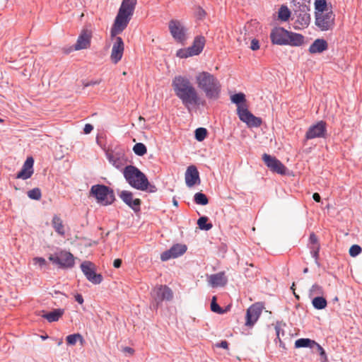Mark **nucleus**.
Masks as SVG:
<instances>
[{
	"instance_id": "f257e3e1",
	"label": "nucleus",
	"mask_w": 362,
	"mask_h": 362,
	"mask_svg": "<svg viewBox=\"0 0 362 362\" xmlns=\"http://www.w3.org/2000/svg\"><path fill=\"white\" fill-rule=\"evenodd\" d=\"M172 87L175 95L187 110H190L191 106L204 105L205 101L202 100L197 90L186 76H176L172 81Z\"/></svg>"
},
{
	"instance_id": "f03ea898",
	"label": "nucleus",
	"mask_w": 362,
	"mask_h": 362,
	"mask_svg": "<svg viewBox=\"0 0 362 362\" xmlns=\"http://www.w3.org/2000/svg\"><path fill=\"white\" fill-rule=\"evenodd\" d=\"M195 83L209 100H216L219 98L221 84L214 74L206 71H199L195 76Z\"/></svg>"
},
{
	"instance_id": "7ed1b4c3",
	"label": "nucleus",
	"mask_w": 362,
	"mask_h": 362,
	"mask_svg": "<svg viewBox=\"0 0 362 362\" xmlns=\"http://www.w3.org/2000/svg\"><path fill=\"white\" fill-rule=\"evenodd\" d=\"M315 25L322 31L332 30L335 15L332 6L327 1H315Z\"/></svg>"
},
{
	"instance_id": "20e7f679",
	"label": "nucleus",
	"mask_w": 362,
	"mask_h": 362,
	"mask_svg": "<svg viewBox=\"0 0 362 362\" xmlns=\"http://www.w3.org/2000/svg\"><path fill=\"white\" fill-rule=\"evenodd\" d=\"M136 1H122L115 22L111 28L112 38L122 33L127 27L136 6Z\"/></svg>"
},
{
	"instance_id": "39448f33",
	"label": "nucleus",
	"mask_w": 362,
	"mask_h": 362,
	"mask_svg": "<svg viewBox=\"0 0 362 362\" xmlns=\"http://www.w3.org/2000/svg\"><path fill=\"white\" fill-rule=\"evenodd\" d=\"M231 102L236 104L237 113L241 121L250 127H258L262 124V119L253 115L245 105V95L243 93H235L230 97Z\"/></svg>"
},
{
	"instance_id": "423d86ee",
	"label": "nucleus",
	"mask_w": 362,
	"mask_h": 362,
	"mask_svg": "<svg viewBox=\"0 0 362 362\" xmlns=\"http://www.w3.org/2000/svg\"><path fill=\"white\" fill-rule=\"evenodd\" d=\"M123 175L129 185L139 190L145 191L149 186V182L140 170L134 165H127L124 168Z\"/></svg>"
},
{
	"instance_id": "0eeeda50",
	"label": "nucleus",
	"mask_w": 362,
	"mask_h": 362,
	"mask_svg": "<svg viewBox=\"0 0 362 362\" xmlns=\"http://www.w3.org/2000/svg\"><path fill=\"white\" fill-rule=\"evenodd\" d=\"M90 193L98 203L104 206L111 204L115 200L113 190L103 185H93Z\"/></svg>"
},
{
	"instance_id": "6e6552de",
	"label": "nucleus",
	"mask_w": 362,
	"mask_h": 362,
	"mask_svg": "<svg viewBox=\"0 0 362 362\" xmlns=\"http://www.w3.org/2000/svg\"><path fill=\"white\" fill-rule=\"evenodd\" d=\"M49 259L62 269H71L75 264V257L71 252L66 250H61L51 255Z\"/></svg>"
},
{
	"instance_id": "1a4fd4ad",
	"label": "nucleus",
	"mask_w": 362,
	"mask_h": 362,
	"mask_svg": "<svg viewBox=\"0 0 362 362\" xmlns=\"http://www.w3.org/2000/svg\"><path fill=\"white\" fill-rule=\"evenodd\" d=\"M151 296L158 306L163 301H170L173 298V292L170 288L166 285L156 286L152 292Z\"/></svg>"
},
{
	"instance_id": "9d476101",
	"label": "nucleus",
	"mask_w": 362,
	"mask_h": 362,
	"mask_svg": "<svg viewBox=\"0 0 362 362\" xmlns=\"http://www.w3.org/2000/svg\"><path fill=\"white\" fill-rule=\"evenodd\" d=\"M168 28L171 35L177 42L182 43L187 40V29L180 21H170Z\"/></svg>"
},
{
	"instance_id": "9b49d317",
	"label": "nucleus",
	"mask_w": 362,
	"mask_h": 362,
	"mask_svg": "<svg viewBox=\"0 0 362 362\" xmlns=\"http://www.w3.org/2000/svg\"><path fill=\"white\" fill-rule=\"evenodd\" d=\"M81 269L87 279L94 284H99L103 277L100 274L95 273V266L90 261H85L81 263Z\"/></svg>"
},
{
	"instance_id": "f8f14e48",
	"label": "nucleus",
	"mask_w": 362,
	"mask_h": 362,
	"mask_svg": "<svg viewBox=\"0 0 362 362\" xmlns=\"http://www.w3.org/2000/svg\"><path fill=\"white\" fill-rule=\"evenodd\" d=\"M327 132V124L324 121H320L315 124L311 125L305 133V139H313L315 138H323Z\"/></svg>"
},
{
	"instance_id": "ddd939ff",
	"label": "nucleus",
	"mask_w": 362,
	"mask_h": 362,
	"mask_svg": "<svg viewBox=\"0 0 362 362\" xmlns=\"http://www.w3.org/2000/svg\"><path fill=\"white\" fill-rule=\"evenodd\" d=\"M262 160L265 165L273 172L280 175L286 174V168L277 158L267 153L263 154Z\"/></svg>"
},
{
	"instance_id": "4468645a",
	"label": "nucleus",
	"mask_w": 362,
	"mask_h": 362,
	"mask_svg": "<svg viewBox=\"0 0 362 362\" xmlns=\"http://www.w3.org/2000/svg\"><path fill=\"white\" fill-rule=\"evenodd\" d=\"M92 38V31L87 28H84L78 37L76 44L74 45L75 50H81L88 49L90 46Z\"/></svg>"
},
{
	"instance_id": "2eb2a0df",
	"label": "nucleus",
	"mask_w": 362,
	"mask_h": 362,
	"mask_svg": "<svg viewBox=\"0 0 362 362\" xmlns=\"http://www.w3.org/2000/svg\"><path fill=\"white\" fill-rule=\"evenodd\" d=\"M114 38L115 42L112 47L110 59L112 63L117 64L122 58L124 44L122 37L115 36Z\"/></svg>"
},
{
	"instance_id": "dca6fc26",
	"label": "nucleus",
	"mask_w": 362,
	"mask_h": 362,
	"mask_svg": "<svg viewBox=\"0 0 362 362\" xmlns=\"http://www.w3.org/2000/svg\"><path fill=\"white\" fill-rule=\"evenodd\" d=\"M262 309L263 306L260 303H255L252 305L247 310L245 325L250 327L252 326L259 319Z\"/></svg>"
},
{
	"instance_id": "f3484780",
	"label": "nucleus",
	"mask_w": 362,
	"mask_h": 362,
	"mask_svg": "<svg viewBox=\"0 0 362 362\" xmlns=\"http://www.w3.org/2000/svg\"><path fill=\"white\" fill-rule=\"evenodd\" d=\"M288 30L281 27L274 28L270 33V39L274 45H286Z\"/></svg>"
},
{
	"instance_id": "a211bd4d",
	"label": "nucleus",
	"mask_w": 362,
	"mask_h": 362,
	"mask_svg": "<svg viewBox=\"0 0 362 362\" xmlns=\"http://www.w3.org/2000/svg\"><path fill=\"white\" fill-rule=\"evenodd\" d=\"M187 250V247L185 245L176 244L174 245L170 250L165 251L160 255L162 261H167L172 258H176L183 255Z\"/></svg>"
},
{
	"instance_id": "6ab92c4d",
	"label": "nucleus",
	"mask_w": 362,
	"mask_h": 362,
	"mask_svg": "<svg viewBox=\"0 0 362 362\" xmlns=\"http://www.w3.org/2000/svg\"><path fill=\"white\" fill-rule=\"evenodd\" d=\"M34 159L33 157H28L24 162L21 170L16 175L17 179L27 180L30 178L33 173Z\"/></svg>"
},
{
	"instance_id": "aec40b11",
	"label": "nucleus",
	"mask_w": 362,
	"mask_h": 362,
	"mask_svg": "<svg viewBox=\"0 0 362 362\" xmlns=\"http://www.w3.org/2000/svg\"><path fill=\"white\" fill-rule=\"evenodd\" d=\"M185 182L189 187H193L196 184H199V174L194 165H190L187 168L185 173Z\"/></svg>"
},
{
	"instance_id": "412c9836",
	"label": "nucleus",
	"mask_w": 362,
	"mask_h": 362,
	"mask_svg": "<svg viewBox=\"0 0 362 362\" xmlns=\"http://www.w3.org/2000/svg\"><path fill=\"white\" fill-rule=\"evenodd\" d=\"M122 200L134 211H138L141 204L139 199H133V194L127 190L122 191L119 194Z\"/></svg>"
},
{
	"instance_id": "4be33fe9",
	"label": "nucleus",
	"mask_w": 362,
	"mask_h": 362,
	"mask_svg": "<svg viewBox=\"0 0 362 362\" xmlns=\"http://www.w3.org/2000/svg\"><path fill=\"white\" fill-rule=\"evenodd\" d=\"M228 279L223 272L211 274L208 277V282L212 287L224 286Z\"/></svg>"
},
{
	"instance_id": "5701e85b",
	"label": "nucleus",
	"mask_w": 362,
	"mask_h": 362,
	"mask_svg": "<svg viewBox=\"0 0 362 362\" xmlns=\"http://www.w3.org/2000/svg\"><path fill=\"white\" fill-rule=\"evenodd\" d=\"M328 49V43L324 39L315 40L310 46L308 51L310 54L322 53Z\"/></svg>"
},
{
	"instance_id": "b1692460",
	"label": "nucleus",
	"mask_w": 362,
	"mask_h": 362,
	"mask_svg": "<svg viewBox=\"0 0 362 362\" xmlns=\"http://www.w3.org/2000/svg\"><path fill=\"white\" fill-rule=\"evenodd\" d=\"M304 43V37L299 34L288 31V36H286V45H291L293 47H298Z\"/></svg>"
},
{
	"instance_id": "393cba45",
	"label": "nucleus",
	"mask_w": 362,
	"mask_h": 362,
	"mask_svg": "<svg viewBox=\"0 0 362 362\" xmlns=\"http://www.w3.org/2000/svg\"><path fill=\"white\" fill-rule=\"evenodd\" d=\"M205 45V38L203 36H197L195 37L193 44L189 47L193 55H198L202 52Z\"/></svg>"
},
{
	"instance_id": "a878e982",
	"label": "nucleus",
	"mask_w": 362,
	"mask_h": 362,
	"mask_svg": "<svg viewBox=\"0 0 362 362\" xmlns=\"http://www.w3.org/2000/svg\"><path fill=\"white\" fill-rule=\"evenodd\" d=\"M64 313V310L63 309H55L50 313L42 315V317L45 318L48 322H52L58 321L63 315Z\"/></svg>"
},
{
	"instance_id": "bb28decb",
	"label": "nucleus",
	"mask_w": 362,
	"mask_h": 362,
	"mask_svg": "<svg viewBox=\"0 0 362 362\" xmlns=\"http://www.w3.org/2000/svg\"><path fill=\"white\" fill-rule=\"evenodd\" d=\"M52 224L55 231L60 235H64L65 230L62 220L57 216H54Z\"/></svg>"
},
{
	"instance_id": "cd10ccee",
	"label": "nucleus",
	"mask_w": 362,
	"mask_h": 362,
	"mask_svg": "<svg viewBox=\"0 0 362 362\" xmlns=\"http://www.w3.org/2000/svg\"><path fill=\"white\" fill-rule=\"evenodd\" d=\"M315 344H316V341L307 338L298 339L295 341L296 348L310 347L313 349Z\"/></svg>"
},
{
	"instance_id": "c85d7f7f",
	"label": "nucleus",
	"mask_w": 362,
	"mask_h": 362,
	"mask_svg": "<svg viewBox=\"0 0 362 362\" xmlns=\"http://www.w3.org/2000/svg\"><path fill=\"white\" fill-rule=\"evenodd\" d=\"M230 305H228L226 309L221 308L216 303V297L213 296L211 303V310L212 312L218 314H224L230 309Z\"/></svg>"
},
{
	"instance_id": "c756f323",
	"label": "nucleus",
	"mask_w": 362,
	"mask_h": 362,
	"mask_svg": "<svg viewBox=\"0 0 362 362\" xmlns=\"http://www.w3.org/2000/svg\"><path fill=\"white\" fill-rule=\"evenodd\" d=\"M107 157L109 162L115 168L119 169L123 166L122 160L112 153H107Z\"/></svg>"
},
{
	"instance_id": "7c9ffc66",
	"label": "nucleus",
	"mask_w": 362,
	"mask_h": 362,
	"mask_svg": "<svg viewBox=\"0 0 362 362\" xmlns=\"http://www.w3.org/2000/svg\"><path fill=\"white\" fill-rule=\"evenodd\" d=\"M312 304L315 309L322 310L327 307V303L323 297H315L313 299Z\"/></svg>"
},
{
	"instance_id": "2f4dec72",
	"label": "nucleus",
	"mask_w": 362,
	"mask_h": 362,
	"mask_svg": "<svg viewBox=\"0 0 362 362\" xmlns=\"http://www.w3.org/2000/svg\"><path fill=\"white\" fill-rule=\"evenodd\" d=\"M291 16V11L286 6H281L279 10L278 17L281 21H287Z\"/></svg>"
},
{
	"instance_id": "473e14b6",
	"label": "nucleus",
	"mask_w": 362,
	"mask_h": 362,
	"mask_svg": "<svg viewBox=\"0 0 362 362\" xmlns=\"http://www.w3.org/2000/svg\"><path fill=\"white\" fill-rule=\"evenodd\" d=\"M208 217L202 216L197 221V225L202 230H209L212 228L213 225L211 223H207Z\"/></svg>"
},
{
	"instance_id": "72a5a7b5",
	"label": "nucleus",
	"mask_w": 362,
	"mask_h": 362,
	"mask_svg": "<svg viewBox=\"0 0 362 362\" xmlns=\"http://www.w3.org/2000/svg\"><path fill=\"white\" fill-rule=\"evenodd\" d=\"M66 340L68 344L75 345L77 341H80L81 343H82L83 341V338L80 334L77 333L68 335Z\"/></svg>"
},
{
	"instance_id": "f704fd0d",
	"label": "nucleus",
	"mask_w": 362,
	"mask_h": 362,
	"mask_svg": "<svg viewBox=\"0 0 362 362\" xmlns=\"http://www.w3.org/2000/svg\"><path fill=\"white\" fill-rule=\"evenodd\" d=\"M133 151L135 154L139 156L145 155L147 152L146 146L142 143H137L133 147Z\"/></svg>"
},
{
	"instance_id": "c9c22d12",
	"label": "nucleus",
	"mask_w": 362,
	"mask_h": 362,
	"mask_svg": "<svg viewBox=\"0 0 362 362\" xmlns=\"http://www.w3.org/2000/svg\"><path fill=\"white\" fill-rule=\"evenodd\" d=\"M194 202L200 205H206L209 203L206 196L201 192H197L194 194Z\"/></svg>"
},
{
	"instance_id": "e433bc0d",
	"label": "nucleus",
	"mask_w": 362,
	"mask_h": 362,
	"mask_svg": "<svg viewBox=\"0 0 362 362\" xmlns=\"http://www.w3.org/2000/svg\"><path fill=\"white\" fill-rule=\"evenodd\" d=\"M207 135V130L205 128L199 127L195 130V138L197 141H203Z\"/></svg>"
},
{
	"instance_id": "4c0bfd02",
	"label": "nucleus",
	"mask_w": 362,
	"mask_h": 362,
	"mask_svg": "<svg viewBox=\"0 0 362 362\" xmlns=\"http://www.w3.org/2000/svg\"><path fill=\"white\" fill-rule=\"evenodd\" d=\"M28 196L31 199L40 200L42 197V193L39 188H34L28 192Z\"/></svg>"
},
{
	"instance_id": "58836bf2",
	"label": "nucleus",
	"mask_w": 362,
	"mask_h": 362,
	"mask_svg": "<svg viewBox=\"0 0 362 362\" xmlns=\"http://www.w3.org/2000/svg\"><path fill=\"white\" fill-rule=\"evenodd\" d=\"M176 55L180 58H187L189 57L194 56L193 54H192L189 47L186 49H180L177 50Z\"/></svg>"
},
{
	"instance_id": "ea45409f",
	"label": "nucleus",
	"mask_w": 362,
	"mask_h": 362,
	"mask_svg": "<svg viewBox=\"0 0 362 362\" xmlns=\"http://www.w3.org/2000/svg\"><path fill=\"white\" fill-rule=\"evenodd\" d=\"M361 247L358 245H353L349 249V255L356 257L361 252Z\"/></svg>"
},
{
	"instance_id": "a19ab883",
	"label": "nucleus",
	"mask_w": 362,
	"mask_h": 362,
	"mask_svg": "<svg viewBox=\"0 0 362 362\" xmlns=\"http://www.w3.org/2000/svg\"><path fill=\"white\" fill-rule=\"evenodd\" d=\"M316 348L317 351L319 352L320 355L322 357V362H327V357L325 354V351L324 349L316 342V344H315L314 348Z\"/></svg>"
},
{
	"instance_id": "79ce46f5",
	"label": "nucleus",
	"mask_w": 362,
	"mask_h": 362,
	"mask_svg": "<svg viewBox=\"0 0 362 362\" xmlns=\"http://www.w3.org/2000/svg\"><path fill=\"white\" fill-rule=\"evenodd\" d=\"M322 293V288L320 286H319L317 284L313 285L310 290V295L321 294Z\"/></svg>"
},
{
	"instance_id": "37998d69",
	"label": "nucleus",
	"mask_w": 362,
	"mask_h": 362,
	"mask_svg": "<svg viewBox=\"0 0 362 362\" xmlns=\"http://www.w3.org/2000/svg\"><path fill=\"white\" fill-rule=\"evenodd\" d=\"M319 251H320V245L317 244L316 246H313L311 248V253L313 257L317 259L319 256Z\"/></svg>"
},
{
	"instance_id": "c03bdc74",
	"label": "nucleus",
	"mask_w": 362,
	"mask_h": 362,
	"mask_svg": "<svg viewBox=\"0 0 362 362\" xmlns=\"http://www.w3.org/2000/svg\"><path fill=\"white\" fill-rule=\"evenodd\" d=\"M206 15V12L205 11L200 8V7H198L196 8L195 10V16L199 18V19H202Z\"/></svg>"
},
{
	"instance_id": "a18cd8bd",
	"label": "nucleus",
	"mask_w": 362,
	"mask_h": 362,
	"mask_svg": "<svg viewBox=\"0 0 362 362\" xmlns=\"http://www.w3.org/2000/svg\"><path fill=\"white\" fill-rule=\"evenodd\" d=\"M33 260L35 264H39L40 267L46 264V260L42 257H35Z\"/></svg>"
},
{
	"instance_id": "49530a36",
	"label": "nucleus",
	"mask_w": 362,
	"mask_h": 362,
	"mask_svg": "<svg viewBox=\"0 0 362 362\" xmlns=\"http://www.w3.org/2000/svg\"><path fill=\"white\" fill-rule=\"evenodd\" d=\"M250 49L254 51L259 49V41L257 40L253 39L251 41Z\"/></svg>"
},
{
	"instance_id": "de8ad7c7",
	"label": "nucleus",
	"mask_w": 362,
	"mask_h": 362,
	"mask_svg": "<svg viewBox=\"0 0 362 362\" xmlns=\"http://www.w3.org/2000/svg\"><path fill=\"white\" fill-rule=\"evenodd\" d=\"M310 242L313 245V246H316L318 243V240L317 236L314 233H311L310 235Z\"/></svg>"
},
{
	"instance_id": "09e8293b",
	"label": "nucleus",
	"mask_w": 362,
	"mask_h": 362,
	"mask_svg": "<svg viewBox=\"0 0 362 362\" xmlns=\"http://www.w3.org/2000/svg\"><path fill=\"white\" fill-rule=\"evenodd\" d=\"M93 127L91 124H86L84 127V129H83V132L85 134H89L91 132V131L93 130Z\"/></svg>"
},
{
	"instance_id": "8fccbe9b",
	"label": "nucleus",
	"mask_w": 362,
	"mask_h": 362,
	"mask_svg": "<svg viewBox=\"0 0 362 362\" xmlns=\"http://www.w3.org/2000/svg\"><path fill=\"white\" fill-rule=\"evenodd\" d=\"M217 347H221V348H223V349H228V344L226 341H221V343L219 344H217L216 345Z\"/></svg>"
},
{
	"instance_id": "3c124183",
	"label": "nucleus",
	"mask_w": 362,
	"mask_h": 362,
	"mask_svg": "<svg viewBox=\"0 0 362 362\" xmlns=\"http://www.w3.org/2000/svg\"><path fill=\"white\" fill-rule=\"evenodd\" d=\"M75 300L79 303L83 304V298L81 294H76L75 296Z\"/></svg>"
},
{
	"instance_id": "603ef678",
	"label": "nucleus",
	"mask_w": 362,
	"mask_h": 362,
	"mask_svg": "<svg viewBox=\"0 0 362 362\" xmlns=\"http://www.w3.org/2000/svg\"><path fill=\"white\" fill-rule=\"evenodd\" d=\"M121 264H122V259H116L114 260L113 266L115 268L120 267Z\"/></svg>"
},
{
	"instance_id": "864d4df0",
	"label": "nucleus",
	"mask_w": 362,
	"mask_h": 362,
	"mask_svg": "<svg viewBox=\"0 0 362 362\" xmlns=\"http://www.w3.org/2000/svg\"><path fill=\"white\" fill-rule=\"evenodd\" d=\"M313 198L317 202H320L321 200V197H320V194L317 192L313 194Z\"/></svg>"
},
{
	"instance_id": "5fc2aeb1",
	"label": "nucleus",
	"mask_w": 362,
	"mask_h": 362,
	"mask_svg": "<svg viewBox=\"0 0 362 362\" xmlns=\"http://www.w3.org/2000/svg\"><path fill=\"white\" fill-rule=\"evenodd\" d=\"M275 329H276V337H277V339H279V342H280V344L281 345L282 341H281V339H280V337H279V334H280V328H279V327H276Z\"/></svg>"
},
{
	"instance_id": "6e6d98bb",
	"label": "nucleus",
	"mask_w": 362,
	"mask_h": 362,
	"mask_svg": "<svg viewBox=\"0 0 362 362\" xmlns=\"http://www.w3.org/2000/svg\"><path fill=\"white\" fill-rule=\"evenodd\" d=\"M124 351L127 352L130 354H132L134 353V350L130 347H125L124 349Z\"/></svg>"
},
{
	"instance_id": "4d7b16f0",
	"label": "nucleus",
	"mask_w": 362,
	"mask_h": 362,
	"mask_svg": "<svg viewBox=\"0 0 362 362\" xmlns=\"http://www.w3.org/2000/svg\"><path fill=\"white\" fill-rule=\"evenodd\" d=\"M294 286H295V284H294V283H293V284H292V286H291V290H293V294H294V295H295V296L298 299V298H299V296H297V295L296 294V293H295V288H294Z\"/></svg>"
},
{
	"instance_id": "13d9d810",
	"label": "nucleus",
	"mask_w": 362,
	"mask_h": 362,
	"mask_svg": "<svg viewBox=\"0 0 362 362\" xmlns=\"http://www.w3.org/2000/svg\"><path fill=\"white\" fill-rule=\"evenodd\" d=\"M95 84H98V83L97 81H95V82H90V85H95Z\"/></svg>"
},
{
	"instance_id": "bf43d9fd",
	"label": "nucleus",
	"mask_w": 362,
	"mask_h": 362,
	"mask_svg": "<svg viewBox=\"0 0 362 362\" xmlns=\"http://www.w3.org/2000/svg\"><path fill=\"white\" fill-rule=\"evenodd\" d=\"M308 272V268H305V269H303V272H304V273H307Z\"/></svg>"
},
{
	"instance_id": "052dcab7",
	"label": "nucleus",
	"mask_w": 362,
	"mask_h": 362,
	"mask_svg": "<svg viewBox=\"0 0 362 362\" xmlns=\"http://www.w3.org/2000/svg\"><path fill=\"white\" fill-rule=\"evenodd\" d=\"M139 120H144V117H142L141 116H140V117H139Z\"/></svg>"
},
{
	"instance_id": "680f3d73",
	"label": "nucleus",
	"mask_w": 362,
	"mask_h": 362,
	"mask_svg": "<svg viewBox=\"0 0 362 362\" xmlns=\"http://www.w3.org/2000/svg\"><path fill=\"white\" fill-rule=\"evenodd\" d=\"M174 204H175V205H177V202H176V201H174Z\"/></svg>"
},
{
	"instance_id": "e2e57ef3",
	"label": "nucleus",
	"mask_w": 362,
	"mask_h": 362,
	"mask_svg": "<svg viewBox=\"0 0 362 362\" xmlns=\"http://www.w3.org/2000/svg\"><path fill=\"white\" fill-rule=\"evenodd\" d=\"M3 119L0 118V123L3 122Z\"/></svg>"
},
{
	"instance_id": "0e129e2a",
	"label": "nucleus",
	"mask_w": 362,
	"mask_h": 362,
	"mask_svg": "<svg viewBox=\"0 0 362 362\" xmlns=\"http://www.w3.org/2000/svg\"><path fill=\"white\" fill-rule=\"evenodd\" d=\"M154 191H155V190H154V189H151L150 190V192H154Z\"/></svg>"
}]
</instances>
